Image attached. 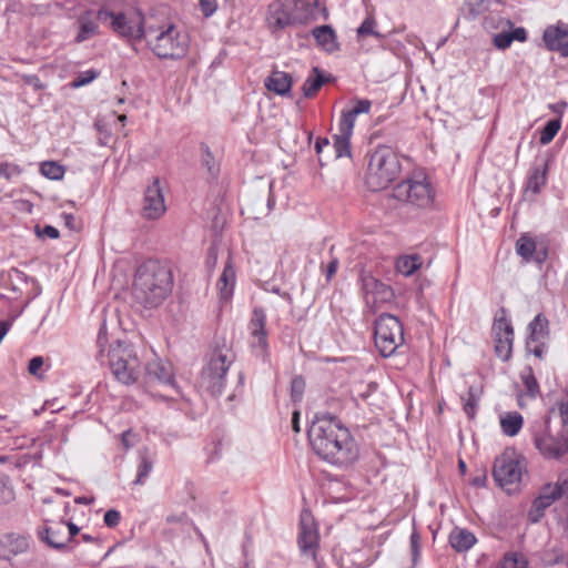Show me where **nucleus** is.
Returning <instances> with one entry per match:
<instances>
[{
    "label": "nucleus",
    "instance_id": "1",
    "mask_svg": "<svg viewBox=\"0 0 568 568\" xmlns=\"http://www.w3.org/2000/svg\"><path fill=\"white\" fill-rule=\"evenodd\" d=\"M308 438L315 454L332 465L348 467L358 458L357 443L335 417H317L308 429Z\"/></svg>",
    "mask_w": 568,
    "mask_h": 568
},
{
    "label": "nucleus",
    "instance_id": "2",
    "mask_svg": "<svg viewBox=\"0 0 568 568\" xmlns=\"http://www.w3.org/2000/svg\"><path fill=\"white\" fill-rule=\"evenodd\" d=\"M171 271L158 261L142 263L134 275L132 296L144 307L159 306L172 291Z\"/></svg>",
    "mask_w": 568,
    "mask_h": 568
},
{
    "label": "nucleus",
    "instance_id": "3",
    "mask_svg": "<svg viewBox=\"0 0 568 568\" xmlns=\"http://www.w3.org/2000/svg\"><path fill=\"white\" fill-rule=\"evenodd\" d=\"M145 41L151 51L160 59L179 60L186 55L190 45L189 36L172 22H159L154 18L148 26Z\"/></svg>",
    "mask_w": 568,
    "mask_h": 568
},
{
    "label": "nucleus",
    "instance_id": "4",
    "mask_svg": "<svg viewBox=\"0 0 568 568\" xmlns=\"http://www.w3.org/2000/svg\"><path fill=\"white\" fill-rule=\"evenodd\" d=\"M400 162L393 148L378 145L368 158L365 182L369 190L386 189L400 172Z\"/></svg>",
    "mask_w": 568,
    "mask_h": 568
},
{
    "label": "nucleus",
    "instance_id": "5",
    "mask_svg": "<svg viewBox=\"0 0 568 568\" xmlns=\"http://www.w3.org/2000/svg\"><path fill=\"white\" fill-rule=\"evenodd\" d=\"M234 359L235 355L226 344L216 345L206 356L200 386L212 396H220L225 388L226 375Z\"/></svg>",
    "mask_w": 568,
    "mask_h": 568
},
{
    "label": "nucleus",
    "instance_id": "6",
    "mask_svg": "<svg viewBox=\"0 0 568 568\" xmlns=\"http://www.w3.org/2000/svg\"><path fill=\"white\" fill-rule=\"evenodd\" d=\"M313 17L312 4L307 0H273L267 8L266 23L272 32L290 26H302Z\"/></svg>",
    "mask_w": 568,
    "mask_h": 568
},
{
    "label": "nucleus",
    "instance_id": "7",
    "mask_svg": "<svg viewBox=\"0 0 568 568\" xmlns=\"http://www.w3.org/2000/svg\"><path fill=\"white\" fill-rule=\"evenodd\" d=\"M531 433L534 445L544 458L559 460L568 454V428H552L549 416L534 422Z\"/></svg>",
    "mask_w": 568,
    "mask_h": 568
},
{
    "label": "nucleus",
    "instance_id": "8",
    "mask_svg": "<svg viewBox=\"0 0 568 568\" xmlns=\"http://www.w3.org/2000/svg\"><path fill=\"white\" fill-rule=\"evenodd\" d=\"M97 17L99 21H109L110 28L118 36L132 41L145 40L148 26L153 19V17L143 16L139 10L115 13L106 9H100Z\"/></svg>",
    "mask_w": 568,
    "mask_h": 568
},
{
    "label": "nucleus",
    "instance_id": "9",
    "mask_svg": "<svg viewBox=\"0 0 568 568\" xmlns=\"http://www.w3.org/2000/svg\"><path fill=\"white\" fill-rule=\"evenodd\" d=\"M109 365L114 377L125 385L135 383L141 374V362L134 347L124 342L111 346Z\"/></svg>",
    "mask_w": 568,
    "mask_h": 568
},
{
    "label": "nucleus",
    "instance_id": "10",
    "mask_svg": "<svg viewBox=\"0 0 568 568\" xmlns=\"http://www.w3.org/2000/svg\"><path fill=\"white\" fill-rule=\"evenodd\" d=\"M434 189L424 173H415L395 185L393 197L417 207H427L434 201Z\"/></svg>",
    "mask_w": 568,
    "mask_h": 568
},
{
    "label": "nucleus",
    "instance_id": "11",
    "mask_svg": "<svg viewBox=\"0 0 568 568\" xmlns=\"http://www.w3.org/2000/svg\"><path fill=\"white\" fill-rule=\"evenodd\" d=\"M375 345L384 357L392 356L404 343L400 321L390 314H382L375 322Z\"/></svg>",
    "mask_w": 568,
    "mask_h": 568
},
{
    "label": "nucleus",
    "instance_id": "12",
    "mask_svg": "<svg viewBox=\"0 0 568 568\" xmlns=\"http://www.w3.org/2000/svg\"><path fill=\"white\" fill-rule=\"evenodd\" d=\"M523 463L508 454L497 457L494 463L493 476L498 486L513 493L521 480Z\"/></svg>",
    "mask_w": 568,
    "mask_h": 568
},
{
    "label": "nucleus",
    "instance_id": "13",
    "mask_svg": "<svg viewBox=\"0 0 568 568\" xmlns=\"http://www.w3.org/2000/svg\"><path fill=\"white\" fill-rule=\"evenodd\" d=\"M499 313L493 324L495 353L503 362H507L513 353L514 327L506 316V310L501 308Z\"/></svg>",
    "mask_w": 568,
    "mask_h": 568
},
{
    "label": "nucleus",
    "instance_id": "14",
    "mask_svg": "<svg viewBox=\"0 0 568 568\" xmlns=\"http://www.w3.org/2000/svg\"><path fill=\"white\" fill-rule=\"evenodd\" d=\"M529 335L526 341L527 352L538 358H542L546 353V343L549 338V322L539 313L528 325Z\"/></svg>",
    "mask_w": 568,
    "mask_h": 568
},
{
    "label": "nucleus",
    "instance_id": "15",
    "mask_svg": "<svg viewBox=\"0 0 568 568\" xmlns=\"http://www.w3.org/2000/svg\"><path fill=\"white\" fill-rule=\"evenodd\" d=\"M266 314L262 308H254L248 323L250 346L257 356L265 354L267 349Z\"/></svg>",
    "mask_w": 568,
    "mask_h": 568
},
{
    "label": "nucleus",
    "instance_id": "16",
    "mask_svg": "<svg viewBox=\"0 0 568 568\" xmlns=\"http://www.w3.org/2000/svg\"><path fill=\"white\" fill-rule=\"evenodd\" d=\"M165 210L166 207L160 180L154 178L153 182L145 190L142 214L149 220H156L165 212Z\"/></svg>",
    "mask_w": 568,
    "mask_h": 568
},
{
    "label": "nucleus",
    "instance_id": "17",
    "mask_svg": "<svg viewBox=\"0 0 568 568\" xmlns=\"http://www.w3.org/2000/svg\"><path fill=\"white\" fill-rule=\"evenodd\" d=\"M542 41L549 51L568 57V23L558 21L548 26L542 33Z\"/></svg>",
    "mask_w": 568,
    "mask_h": 568
},
{
    "label": "nucleus",
    "instance_id": "18",
    "mask_svg": "<svg viewBox=\"0 0 568 568\" xmlns=\"http://www.w3.org/2000/svg\"><path fill=\"white\" fill-rule=\"evenodd\" d=\"M30 547V536L10 532L0 539V559L11 560L12 557L24 554Z\"/></svg>",
    "mask_w": 568,
    "mask_h": 568
},
{
    "label": "nucleus",
    "instance_id": "19",
    "mask_svg": "<svg viewBox=\"0 0 568 568\" xmlns=\"http://www.w3.org/2000/svg\"><path fill=\"white\" fill-rule=\"evenodd\" d=\"M516 253L526 262L542 264L547 258V250L538 248L536 240L529 234H523L516 242Z\"/></svg>",
    "mask_w": 568,
    "mask_h": 568
},
{
    "label": "nucleus",
    "instance_id": "20",
    "mask_svg": "<svg viewBox=\"0 0 568 568\" xmlns=\"http://www.w3.org/2000/svg\"><path fill=\"white\" fill-rule=\"evenodd\" d=\"M298 546L303 555L316 558L318 546L317 530L311 518L302 517L301 531L298 536Z\"/></svg>",
    "mask_w": 568,
    "mask_h": 568
},
{
    "label": "nucleus",
    "instance_id": "21",
    "mask_svg": "<svg viewBox=\"0 0 568 568\" xmlns=\"http://www.w3.org/2000/svg\"><path fill=\"white\" fill-rule=\"evenodd\" d=\"M98 17L97 13H94L91 10H87L82 12L77 18V27H78V33L74 37L75 43H82L92 37L99 34V24H98Z\"/></svg>",
    "mask_w": 568,
    "mask_h": 568
},
{
    "label": "nucleus",
    "instance_id": "22",
    "mask_svg": "<svg viewBox=\"0 0 568 568\" xmlns=\"http://www.w3.org/2000/svg\"><path fill=\"white\" fill-rule=\"evenodd\" d=\"M39 538L54 549H64L68 545L65 523L47 526L38 531Z\"/></svg>",
    "mask_w": 568,
    "mask_h": 568
},
{
    "label": "nucleus",
    "instance_id": "23",
    "mask_svg": "<svg viewBox=\"0 0 568 568\" xmlns=\"http://www.w3.org/2000/svg\"><path fill=\"white\" fill-rule=\"evenodd\" d=\"M363 291L365 292L366 296L372 295L373 302H386L389 301L393 297V290L390 286L382 283L377 278L373 276H363Z\"/></svg>",
    "mask_w": 568,
    "mask_h": 568
},
{
    "label": "nucleus",
    "instance_id": "24",
    "mask_svg": "<svg viewBox=\"0 0 568 568\" xmlns=\"http://www.w3.org/2000/svg\"><path fill=\"white\" fill-rule=\"evenodd\" d=\"M145 373L150 379L156 381L163 385H173L172 367L169 363L160 358L150 361L145 365Z\"/></svg>",
    "mask_w": 568,
    "mask_h": 568
},
{
    "label": "nucleus",
    "instance_id": "25",
    "mask_svg": "<svg viewBox=\"0 0 568 568\" xmlns=\"http://www.w3.org/2000/svg\"><path fill=\"white\" fill-rule=\"evenodd\" d=\"M235 268L232 264L231 258H229L216 283V287L221 300L229 301L232 297L235 285Z\"/></svg>",
    "mask_w": 568,
    "mask_h": 568
},
{
    "label": "nucleus",
    "instance_id": "26",
    "mask_svg": "<svg viewBox=\"0 0 568 568\" xmlns=\"http://www.w3.org/2000/svg\"><path fill=\"white\" fill-rule=\"evenodd\" d=\"M292 77L283 71H273L265 79V87L268 91H272L278 95H286L290 93L292 88Z\"/></svg>",
    "mask_w": 568,
    "mask_h": 568
},
{
    "label": "nucleus",
    "instance_id": "27",
    "mask_svg": "<svg viewBox=\"0 0 568 568\" xmlns=\"http://www.w3.org/2000/svg\"><path fill=\"white\" fill-rule=\"evenodd\" d=\"M312 34L315 38L317 44L322 47L326 52H334L338 49L336 41V34L331 26H320L312 30Z\"/></svg>",
    "mask_w": 568,
    "mask_h": 568
},
{
    "label": "nucleus",
    "instance_id": "28",
    "mask_svg": "<svg viewBox=\"0 0 568 568\" xmlns=\"http://www.w3.org/2000/svg\"><path fill=\"white\" fill-rule=\"evenodd\" d=\"M476 542V537L467 529H454L449 535V544L457 551H467Z\"/></svg>",
    "mask_w": 568,
    "mask_h": 568
},
{
    "label": "nucleus",
    "instance_id": "29",
    "mask_svg": "<svg viewBox=\"0 0 568 568\" xmlns=\"http://www.w3.org/2000/svg\"><path fill=\"white\" fill-rule=\"evenodd\" d=\"M327 80L318 68H313L312 74L306 78L302 87L304 97H314Z\"/></svg>",
    "mask_w": 568,
    "mask_h": 568
},
{
    "label": "nucleus",
    "instance_id": "30",
    "mask_svg": "<svg viewBox=\"0 0 568 568\" xmlns=\"http://www.w3.org/2000/svg\"><path fill=\"white\" fill-rule=\"evenodd\" d=\"M422 264V257L418 254L403 255L396 261V270L404 276H410L420 268Z\"/></svg>",
    "mask_w": 568,
    "mask_h": 568
},
{
    "label": "nucleus",
    "instance_id": "31",
    "mask_svg": "<svg viewBox=\"0 0 568 568\" xmlns=\"http://www.w3.org/2000/svg\"><path fill=\"white\" fill-rule=\"evenodd\" d=\"M547 170H548L547 163H544L542 165L532 166L531 171H530V175L528 178L527 189L530 190L535 194L539 193L541 187L547 182Z\"/></svg>",
    "mask_w": 568,
    "mask_h": 568
},
{
    "label": "nucleus",
    "instance_id": "32",
    "mask_svg": "<svg viewBox=\"0 0 568 568\" xmlns=\"http://www.w3.org/2000/svg\"><path fill=\"white\" fill-rule=\"evenodd\" d=\"M524 424L523 416L517 412L507 413L500 418L501 430L507 436H515Z\"/></svg>",
    "mask_w": 568,
    "mask_h": 568
},
{
    "label": "nucleus",
    "instance_id": "33",
    "mask_svg": "<svg viewBox=\"0 0 568 568\" xmlns=\"http://www.w3.org/2000/svg\"><path fill=\"white\" fill-rule=\"evenodd\" d=\"M154 459L151 458L148 450H141L139 453V466L136 471L135 485H143L151 471L153 470Z\"/></svg>",
    "mask_w": 568,
    "mask_h": 568
},
{
    "label": "nucleus",
    "instance_id": "34",
    "mask_svg": "<svg viewBox=\"0 0 568 568\" xmlns=\"http://www.w3.org/2000/svg\"><path fill=\"white\" fill-rule=\"evenodd\" d=\"M501 568H530L527 557L517 551L506 552L500 562Z\"/></svg>",
    "mask_w": 568,
    "mask_h": 568
},
{
    "label": "nucleus",
    "instance_id": "35",
    "mask_svg": "<svg viewBox=\"0 0 568 568\" xmlns=\"http://www.w3.org/2000/svg\"><path fill=\"white\" fill-rule=\"evenodd\" d=\"M520 379L528 396L535 398L539 394V384L530 366L525 367L520 373Z\"/></svg>",
    "mask_w": 568,
    "mask_h": 568
},
{
    "label": "nucleus",
    "instance_id": "36",
    "mask_svg": "<svg viewBox=\"0 0 568 568\" xmlns=\"http://www.w3.org/2000/svg\"><path fill=\"white\" fill-rule=\"evenodd\" d=\"M568 491V479L559 478L555 484H547L541 488V493L551 497L552 501L561 498Z\"/></svg>",
    "mask_w": 568,
    "mask_h": 568
},
{
    "label": "nucleus",
    "instance_id": "37",
    "mask_svg": "<svg viewBox=\"0 0 568 568\" xmlns=\"http://www.w3.org/2000/svg\"><path fill=\"white\" fill-rule=\"evenodd\" d=\"M463 409L467 414L468 417L473 418L476 414V409L479 402V392L476 387L470 386L468 388V393L466 397H462Z\"/></svg>",
    "mask_w": 568,
    "mask_h": 568
},
{
    "label": "nucleus",
    "instance_id": "38",
    "mask_svg": "<svg viewBox=\"0 0 568 568\" xmlns=\"http://www.w3.org/2000/svg\"><path fill=\"white\" fill-rule=\"evenodd\" d=\"M351 135H345L343 133H337L334 135V150L336 158H349L352 154L351 151Z\"/></svg>",
    "mask_w": 568,
    "mask_h": 568
},
{
    "label": "nucleus",
    "instance_id": "39",
    "mask_svg": "<svg viewBox=\"0 0 568 568\" xmlns=\"http://www.w3.org/2000/svg\"><path fill=\"white\" fill-rule=\"evenodd\" d=\"M356 116L357 114H354L351 109L343 110L338 123V132L352 136Z\"/></svg>",
    "mask_w": 568,
    "mask_h": 568
},
{
    "label": "nucleus",
    "instance_id": "40",
    "mask_svg": "<svg viewBox=\"0 0 568 568\" xmlns=\"http://www.w3.org/2000/svg\"><path fill=\"white\" fill-rule=\"evenodd\" d=\"M40 171L45 178L55 181L61 180L64 175L63 166L53 161L43 162L41 164Z\"/></svg>",
    "mask_w": 568,
    "mask_h": 568
},
{
    "label": "nucleus",
    "instance_id": "41",
    "mask_svg": "<svg viewBox=\"0 0 568 568\" xmlns=\"http://www.w3.org/2000/svg\"><path fill=\"white\" fill-rule=\"evenodd\" d=\"M560 125L561 123L558 119L548 121L540 132V143L544 145L550 143L560 130Z\"/></svg>",
    "mask_w": 568,
    "mask_h": 568
},
{
    "label": "nucleus",
    "instance_id": "42",
    "mask_svg": "<svg viewBox=\"0 0 568 568\" xmlns=\"http://www.w3.org/2000/svg\"><path fill=\"white\" fill-rule=\"evenodd\" d=\"M16 493L8 476H0V505H7L14 500Z\"/></svg>",
    "mask_w": 568,
    "mask_h": 568
},
{
    "label": "nucleus",
    "instance_id": "43",
    "mask_svg": "<svg viewBox=\"0 0 568 568\" xmlns=\"http://www.w3.org/2000/svg\"><path fill=\"white\" fill-rule=\"evenodd\" d=\"M487 9L486 0H467L464 4V13L468 19H475Z\"/></svg>",
    "mask_w": 568,
    "mask_h": 568
},
{
    "label": "nucleus",
    "instance_id": "44",
    "mask_svg": "<svg viewBox=\"0 0 568 568\" xmlns=\"http://www.w3.org/2000/svg\"><path fill=\"white\" fill-rule=\"evenodd\" d=\"M376 21L368 17L366 18L362 24L357 29V36L358 37H365V36H373L375 38H382L383 36L375 30Z\"/></svg>",
    "mask_w": 568,
    "mask_h": 568
},
{
    "label": "nucleus",
    "instance_id": "45",
    "mask_svg": "<svg viewBox=\"0 0 568 568\" xmlns=\"http://www.w3.org/2000/svg\"><path fill=\"white\" fill-rule=\"evenodd\" d=\"M99 72L95 70H87L84 72L79 73L71 82L73 88H81L89 83H91L94 79H97Z\"/></svg>",
    "mask_w": 568,
    "mask_h": 568
},
{
    "label": "nucleus",
    "instance_id": "46",
    "mask_svg": "<svg viewBox=\"0 0 568 568\" xmlns=\"http://www.w3.org/2000/svg\"><path fill=\"white\" fill-rule=\"evenodd\" d=\"M548 508V506H546V504L539 498L537 497L534 503H532V507L529 511V520L531 523H538L545 515V510Z\"/></svg>",
    "mask_w": 568,
    "mask_h": 568
},
{
    "label": "nucleus",
    "instance_id": "47",
    "mask_svg": "<svg viewBox=\"0 0 568 568\" xmlns=\"http://www.w3.org/2000/svg\"><path fill=\"white\" fill-rule=\"evenodd\" d=\"M305 389V382L303 377L295 376L291 382V397L293 402H300L302 399Z\"/></svg>",
    "mask_w": 568,
    "mask_h": 568
},
{
    "label": "nucleus",
    "instance_id": "48",
    "mask_svg": "<svg viewBox=\"0 0 568 568\" xmlns=\"http://www.w3.org/2000/svg\"><path fill=\"white\" fill-rule=\"evenodd\" d=\"M409 546H410V554H412V561L415 565L419 558L420 554V535L416 530V528L413 529L409 538Z\"/></svg>",
    "mask_w": 568,
    "mask_h": 568
},
{
    "label": "nucleus",
    "instance_id": "49",
    "mask_svg": "<svg viewBox=\"0 0 568 568\" xmlns=\"http://www.w3.org/2000/svg\"><path fill=\"white\" fill-rule=\"evenodd\" d=\"M202 162H203V165L207 169V172L210 173V175L216 176V174L219 172V168L214 161L213 154L210 152V150L207 148H205V152L202 156Z\"/></svg>",
    "mask_w": 568,
    "mask_h": 568
},
{
    "label": "nucleus",
    "instance_id": "50",
    "mask_svg": "<svg viewBox=\"0 0 568 568\" xmlns=\"http://www.w3.org/2000/svg\"><path fill=\"white\" fill-rule=\"evenodd\" d=\"M513 43V38L510 32L503 31L500 33L495 34L494 44L496 48L505 50L510 47Z\"/></svg>",
    "mask_w": 568,
    "mask_h": 568
},
{
    "label": "nucleus",
    "instance_id": "51",
    "mask_svg": "<svg viewBox=\"0 0 568 568\" xmlns=\"http://www.w3.org/2000/svg\"><path fill=\"white\" fill-rule=\"evenodd\" d=\"M354 105L351 108L354 114H364L368 113L372 108V101L368 99H354Z\"/></svg>",
    "mask_w": 568,
    "mask_h": 568
},
{
    "label": "nucleus",
    "instance_id": "52",
    "mask_svg": "<svg viewBox=\"0 0 568 568\" xmlns=\"http://www.w3.org/2000/svg\"><path fill=\"white\" fill-rule=\"evenodd\" d=\"M204 17L213 16L217 9L216 0H197Z\"/></svg>",
    "mask_w": 568,
    "mask_h": 568
},
{
    "label": "nucleus",
    "instance_id": "53",
    "mask_svg": "<svg viewBox=\"0 0 568 568\" xmlns=\"http://www.w3.org/2000/svg\"><path fill=\"white\" fill-rule=\"evenodd\" d=\"M103 520L108 527H110V528L116 527L121 520V514L115 509H109L104 514Z\"/></svg>",
    "mask_w": 568,
    "mask_h": 568
},
{
    "label": "nucleus",
    "instance_id": "54",
    "mask_svg": "<svg viewBox=\"0 0 568 568\" xmlns=\"http://www.w3.org/2000/svg\"><path fill=\"white\" fill-rule=\"evenodd\" d=\"M558 413L561 419L560 427L568 428V397L558 403Z\"/></svg>",
    "mask_w": 568,
    "mask_h": 568
},
{
    "label": "nucleus",
    "instance_id": "55",
    "mask_svg": "<svg viewBox=\"0 0 568 568\" xmlns=\"http://www.w3.org/2000/svg\"><path fill=\"white\" fill-rule=\"evenodd\" d=\"M43 366V358L41 356H36L30 359L28 371L31 375L37 376L39 374V371Z\"/></svg>",
    "mask_w": 568,
    "mask_h": 568
},
{
    "label": "nucleus",
    "instance_id": "56",
    "mask_svg": "<svg viewBox=\"0 0 568 568\" xmlns=\"http://www.w3.org/2000/svg\"><path fill=\"white\" fill-rule=\"evenodd\" d=\"M37 233L39 236H47L49 239H58L59 237V231L51 225H45L43 229L37 227Z\"/></svg>",
    "mask_w": 568,
    "mask_h": 568
},
{
    "label": "nucleus",
    "instance_id": "57",
    "mask_svg": "<svg viewBox=\"0 0 568 568\" xmlns=\"http://www.w3.org/2000/svg\"><path fill=\"white\" fill-rule=\"evenodd\" d=\"M510 34H511L513 41L517 40V41L524 42L527 39V32L521 27L516 28L513 31H510Z\"/></svg>",
    "mask_w": 568,
    "mask_h": 568
},
{
    "label": "nucleus",
    "instance_id": "58",
    "mask_svg": "<svg viewBox=\"0 0 568 568\" xmlns=\"http://www.w3.org/2000/svg\"><path fill=\"white\" fill-rule=\"evenodd\" d=\"M337 267H338V260L333 258L326 267V278L327 280H331L333 277V275H335Z\"/></svg>",
    "mask_w": 568,
    "mask_h": 568
},
{
    "label": "nucleus",
    "instance_id": "59",
    "mask_svg": "<svg viewBox=\"0 0 568 568\" xmlns=\"http://www.w3.org/2000/svg\"><path fill=\"white\" fill-rule=\"evenodd\" d=\"M67 529V536H68V544L71 541V539L80 531L79 527L73 523H67L65 524Z\"/></svg>",
    "mask_w": 568,
    "mask_h": 568
},
{
    "label": "nucleus",
    "instance_id": "60",
    "mask_svg": "<svg viewBox=\"0 0 568 568\" xmlns=\"http://www.w3.org/2000/svg\"><path fill=\"white\" fill-rule=\"evenodd\" d=\"M186 516L185 515H170L166 517L168 524H178L183 526L186 523Z\"/></svg>",
    "mask_w": 568,
    "mask_h": 568
},
{
    "label": "nucleus",
    "instance_id": "61",
    "mask_svg": "<svg viewBox=\"0 0 568 568\" xmlns=\"http://www.w3.org/2000/svg\"><path fill=\"white\" fill-rule=\"evenodd\" d=\"M329 144L328 139L326 138H318L315 142V151L317 154H321L323 149Z\"/></svg>",
    "mask_w": 568,
    "mask_h": 568
},
{
    "label": "nucleus",
    "instance_id": "62",
    "mask_svg": "<svg viewBox=\"0 0 568 568\" xmlns=\"http://www.w3.org/2000/svg\"><path fill=\"white\" fill-rule=\"evenodd\" d=\"M62 217L65 222V225L70 229H74V225H73V222H74V216L72 214H68V213H63L62 214Z\"/></svg>",
    "mask_w": 568,
    "mask_h": 568
},
{
    "label": "nucleus",
    "instance_id": "63",
    "mask_svg": "<svg viewBox=\"0 0 568 568\" xmlns=\"http://www.w3.org/2000/svg\"><path fill=\"white\" fill-rule=\"evenodd\" d=\"M298 418H300V413L297 410H295L293 413V417H292V424H293V429L298 433L300 432V424H298Z\"/></svg>",
    "mask_w": 568,
    "mask_h": 568
},
{
    "label": "nucleus",
    "instance_id": "64",
    "mask_svg": "<svg viewBox=\"0 0 568 568\" xmlns=\"http://www.w3.org/2000/svg\"><path fill=\"white\" fill-rule=\"evenodd\" d=\"M104 343H106V335H105V332H104V326H102L100 328V331H99L98 344L101 347Z\"/></svg>",
    "mask_w": 568,
    "mask_h": 568
}]
</instances>
